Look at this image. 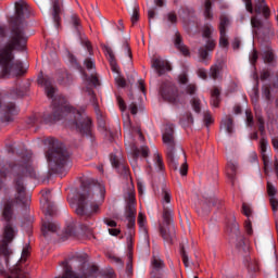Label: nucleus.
<instances>
[{
  "label": "nucleus",
  "instance_id": "obj_1",
  "mask_svg": "<svg viewBox=\"0 0 278 278\" xmlns=\"http://www.w3.org/2000/svg\"><path fill=\"white\" fill-rule=\"evenodd\" d=\"M29 13V5L25 0L15 2V16L11 18V33L9 41L0 48L1 77H18L25 70L23 62L14 61V51H25L27 35H25V22L23 17Z\"/></svg>",
  "mask_w": 278,
  "mask_h": 278
},
{
  "label": "nucleus",
  "instance_id": "obj_2",
  "mask_svg": "<svg viewBox=\"0 0 278 278\" xmlns=\"http://www.w3.org/2000/svg\"><path fill=\"white\" fill-rule=\"evenodd\" d=\"M52 105V115H45V123H55L62 121L64 116H67V118H72L68 124L71 129H76V131H79L83 136H90L92 122L86 113L73 109V106H70L64 100H62L60 104L58 103V99H54Z\"/></svg>",
  "mask_w": 278,
  "mask_h": 278
},
{
  "label": "nucleus",
  "instance_id": "obj_3",
  "mask_svg": "<svg viewBox=\"0 0 278 278\" xmlns=\"http://www.w3.org/2000/svg\"><path fill=\"white\" fill-rule=\"evenodd\" d=\"M12 175L15 177V202L22 203L25 205L28 199L25 195V185H23V177H33L36 178V169L31 166V154H28L24 161L18 165L7 164L0 169V189L3 188V184H5V179L8 175Z\"/></svg>",
  "mask_w": 278,
  "mask_h": 278
},
{
  "label": "nucleus",
  "instance_id": "obj_4",
  "mask_svg": "<svg viewBox=\"0 0 278 278\" xmlns=\"http://www.w3.org/2000/svg\"><path fill=\"white\" fill-rule=\"evenodd\" d=\"M105 198V186L101 182H92L87 187H84L83 192L79 194L76 214L77 216H84L90 218L92 214L99 212V203L97 199L103 201Z\"/></svg>",
  "mask_w": 278,
  "mask_h": 278
},
{
  "label": "nucleus",
  "instance_id": "obj_5",
  "mask_svg": "<svg viewBox=\"0 0 278 278\" xmlns=\"http://www.w3.org/2000/svg\"><path fill=\"white\" fill-rule=\"evenodd\" d=\"M173 195L170 194V189L163 186L161 191V203L163 207L162 219L163 222L159 224L160 233L167 244H172L175 240V225H173V204L170 203Z\"/></svg>",
  "mask_w": 278,
  "mask_h": 278
},
{
  "label": "nucleus",
  "instance_id": "obj_6",
  "mask_svg": "<svg viewBox=\"0 0 278 278\" xmlns=\"http://www.w3.org/2000/svg\"><path fill=\"white\" fill-rule=\"evenodd\" d=\"M163 143L165 144V153L169 168L177 170L179 168V160L186 162V152H184L182 148H177V142L175 141V126L173 124L165 126Z\"/></svg>",
  "mask_w": 278,
  "mask_h": 278
},
{
  "label": "nucleus",
  "instance_id": "obj_7",
  "mask_svg": "<svg viewBox=\"0 0 278 278\" xmlns=\"http://www.w3.org/2000/svg\"><path fill=\"white\" fill-rule=\"evenodd\" d=\"M71 154L64 149V146L53 143V146L46 152V159L49 169L52 173H62V169L68 164Z\"/></svg>",
  "mask_w": 278,
  "mask_h": 278
},
{
  "label": "nucleus",
  "instance_id": "obj_8",
  "mask_svg": "<svg viewBox=\"0 0 278 278\" xmlns=\"http://www.w3.org/2000/svg\"><path fill=\"white\" fill-rule=\"evenodd\" d=\"M126 207H125V218L127 222V229L129 230V236H134V229H136V191L129 189L125 194Z\"/></svg>",
  "mask_w": 278,
  "mask_h": 278
},
{
  "label": "nucleus",
  "instance_id": "obj_9",
  "mask_svg": "<svg viewBox=\"0 0 278 278\" xmlns=\"http://www.w3.org/2000/svg\"><path fill=\"white\" fill-rule=\"evenodd\" d=\"M14 240V228H12V225L7 224L4 227V233L2 237V240L0 241V254L4 256L5 265L10 263V255H12V251L8 249V244ZM4 267L3 263L1 262V255H0V273H3Z\"/></svg>",
  "mask_w": 278,
  "mask_h": 278
},
{
  "label": "nucleus",
  "instance_id": "obj_10",
  "mask_svg": "<svg viewBox=\"0 0 278 278\" xmlns=\"http://www.w3.org/2000/svg\"><path fill=\"white\" fill-rule=\"evenodd\" d=\"M160 94L167 103H179V89L172 81H165L161 85Z\"/></svg>",
  "mask_w": 278,
  "mask_h": 278
},
{
  "label": "nucleus",
  "instance_id": "obj_11",
  "mask_svg": "<svg viewBox=\"0 0 278 278\" xmlns=\"http://www.w3.org/2000/svg\"><path fill=\"white\" fill-rule=\"evenodd\" d=\"M42 198L40 200L41 210L46 216H55V204L51 202V191H41Z\"/></svg>",
  "mask_w": 278,
  "mask_h": 278
},
{
  "label": "nucleus",
  "instance_id": "obj_12",
  "mask_svg": "<svg viewBox=\"0 0 278 278\" xmlns=\"http://www.w3.org/2000/svg\"><path fill=\"white\" fill-rule=\"evenodd\" d=\"M164 261L157 256H153L151 260V278H166L164 275Z\"/></svg>",
  "mask_w": 278,
  "mask_h": 278
},
{
  "label": "nucleus",
  "instance_id": "obj_13",
  "mask_svg": "<svg viewBox=\"0 0 278 278\" xmlns=\"http://www.w3.org/2000/svg\"><path fill=\"white\" fill-rule=\"evenodd\" d=\"M267 147H268V140L262 138L260 141V150H261V155L264 164L265 175H268L270 173V160L266 154Z\"/></svg>",
  "mask_w": 278,
  "mask_h": 278
},
{
  "label": "nucleus",
  "instance_id": "obj_14",
  "mask_svg": "<svg viewBox=\"0 0 278 278\" xmlns=\"http://www.w3.org/2000/svg\"><path fill=\"white\" fill-rule=\"evenodd\" d=\"M85 66L87 71H91V76L88 77V75H85V79H87L89 84H92L94 87L100 86L99 76H97L94 73V61H92V59H86Z\"/></svg>",
  "mask_w": 278,
  "mask_h": 278
},
{
  "label": "nucleus",
  "instance_id": "obj_15",
  "mask_svg": "<svg viewBox=\"0 0 278 278\" xmlns=\"http://www.w3.org/2000/svg\"><path fill=\"white\" fill-rule=\"evenodd\" d=\"M38 84L45 87L47 97H49V99H53V94H55V87H53V79L49 76L39 77Z\"/></svg>",
  "mask_w": 278,
  "mask_h": 278
},
{
  "label": "nucleus",
  "instance_id": "obj_16",
  "mask_svg": "<svg viewBox=\"0 0 278 278\" xmlns=\"http://www.w3.org/2000/svg\"><path fill=\"white\" fill-rule=\"evenodd\" d=\"M152 68H154L157 75L161 77V75H164L167 73V71H170V63H168L166 60L154 59L152 61Z\"/></svg>",
  "mask_w": 278,
  "mask_h": 278
},
{
  "label": "nucleus",
  "instance_id": "obj_17",
  "mask_svg": "<svg viewBox=\"0 0 278 278\" xmlns=\"http://www.w3.org/2000/svg\"><path fill=\"white\" fill-rule=\"evenodd\" d=\"M111 164L121 175L124 177H129V167L123 163V161L118 160V156L111 154Z\"/></svg>",
  "mask_w": 278,
  "mask_h": 278
},
{
  "label": "nucleus",
  "instance_id": "obj_18",
  "mask_svg": "<svg viewBox=\"0 0 278 278\" xmlns=\"http://www.w3.org/2000/svg\"><path fill=\"white\" fill-rule=\"evenodd\" d=\"M3 123H12V121H14V116L18 114V111L16 110V105L14 103L7 104L3 109Z\"/></svg>",
  "mask_w": 278,
  "mask_h": 278
},
{
  "label": "nucleus",
  "instance_id": "obj_19",
  "mask_svg": "<svg viewBox=\"0 0 278 278\" xmlns=\"http://www.w3.org/2000/svg\"><path fill=\"white\" fill-rule=\"evenodd\" d=\"M14 200L9 199L4 201L2 216L7 223L12 220V216H14Z\"/></svg>",
  "mask_w": 278,
  "mask_h": 278
},
{
  "label": "nucleus",
  "instance_id": "obj_20",
  "mask_svg": "<svg viewBox=\"0 0 278 278\" xmlns=\"http://www.w3.org/2000/svg\"><path fill=\"white\" fill-rule=\"evenodd\" d=\"M254 12L256 14H263L264 18H268L270 16V8L266 4V0H256Z\"/></svg>",
  "mask_w": 278,
  "mask_h": 278
},
{
  "label": "nucleus",
  "instance_id": "obj_21",
  "mask_svg": "<svg viewBox=\"0 0 278 278\" xmlns=\"http://www.w3.org/2000/svg\"><path fill=\"white\" fill-rule=\"evenodd\" d=\"M58 229H60V225L51 220L43 222L41 226L42 236H45V238H47L49 233H56Z\"/></svg>",
  "mask_w": 278,
  "mask_h": 278
},
{
  "label": "nucleus",
  "instance_id": "obj_22",
  "mask_svg": "<svg viewBox=\"0 0 278 278\" xmlns=\"http://www.w3.org/2000/svg\"><path fill=\"white\" fill-rule=\"evenodd\" d=\"M174 45L182 55H190V50L184 45V39H181V34H179V31L175 33Z\"/></svg>",
  "mask_w": 278,
  "mask_h": 278
},
{
  "label": "nucleus",
  "instance_id": "obj_23",
  "mask_svg": "<svg viewBox=\"0 0 278 278\" xmlns=\"http://www.w3.org/2000/svg\"><path fill=\"white\" fill-rule=\"evenodd\" d=\"M231 240L236 243L237 249H244V236H242V232H240V229L238 227H235V230L231 233Z\"/></svg>",
  "mask_w": 278,
  "mask_h": 278
},
{
  "label": "nucleus",
  "instance_id": "obj_24",
  "mask_svg": "<svg viewBox=\"0 0 278 278\" xmlns=\"http://www.w3.org/2000/svg\"><path fill=\"white\" fill-rule=\"evenodd\" d=\"M220 129H224L226 134H233V117L226 115V118L222 119Z\"/></svg>",
  "mask_w": 278,
  "mask_h": 278
},
{
  "label": "nucleus",
  "instance_id": "obj_25",
  "mask_svg": "<svg viewBox=\"0 0 278 278\" xmlns=\"http://www.w3.org/2000/svg\"><path fill=\"white\" fill-rule=\"evenodd\" d=\"M104 51L109 58V62H110L112 71L114 73H118V64H116V56H114V51H112V48H110V47H106Z\"/></svg>",
  "mask_w": 278,
  "mask_h": 278
},
{
  "label": "nucleus",
  "instance_id": "obj_26",
  "mask_svg": "<svg viewBox=\"0 0 278 278\" xmlns=\"http://www.w3.org/2000/svg\"><path fill=\"white\" fill-rule=\"evenodd\" d=\"M7 278H29V276H27V273L23 270L20 264H16V266L11 269L10 276Z\"/></svg>",
  "mask_w": 278,
  "mask_h": 278
},
{
  "label": "nucleus",
  "instance_id": "obj_27",
  "mask_svg": "<svg viewBox=\"0 0 278 278\" xmlns=\"http://www.w3.org/2000/svg\"><path fill=\"white\" fill-rule=\"evenodd\" d=\"M226 173H227V176L230 178V180L232 181V185H233V182L236 181V175L238 173V164L235 163V162H229L227 164Z\"/></svg>",
  "mask_w": 278,
  "mask_h": 278
},
{
  "label": "nucleus",
  "instance_id": "obj_28",
  "mask_svg": "<svg viewBox=\"0 0 278 278\" xmlns=\"http://www.w3.org/2000/svg\"><path fill=\"white\" fill-rule=\"evenodd\" d=\"M220 73H223V63L219 62L211 66L208 75L212 79H219Z\"/></svg>",
  "mask_w": 278,
  "mask_h": 278
},
{
  "label": "nucleus",
  "instance_id": "obj_29",
  "mask_svg": "<svg viewBox=\"0 0 278 278\" xmlns=\"http://www.w3.org/2000/svg\"><path fill=\"white\" fill-rule=\"evenodd\" d=\"M137 223L139 225V230L143 236H149V230L147 229V216L144 214L139 213Z\"/></svg>",
  "mask_w": 278,
  "mask_h": 278
},
{
  "label": "nucleus",
  "instance_id": "obj_30",
  "mask_svg": "<svg viewBox=\"0 0 278 278\" xmlns=\"http://www.w3.org/2000/svg\"><path fill=\"white\" fill-rule=\"evenodd\" d=\"M52 8H53V21L55 23V26H60V0H52Z\"/></svg>",
  "mask_w": 278,
  "mask_h": 278
},
{
  "label": "nucleus",
  "instance_id": "obj_31",
  "mask_svg": "<svg viewBox=\"0 0 278 278\" xmlns=\"http://www.w3.org/2000/svg\"><path fill=\"white\" fill-rule=\"evenodd\" d=\"M208 207H217V210H218V208L223 207V202L216 198H210L208 200H206L204 202L203 210L207 211Z\"/></svg>",
  "mask_w": 278,
  "mask_h": 278
},
{
  "label": "nucleus",
  "instance_id": "obj_32",
  "mask_svg": "<svg viewBox=\"0 0 278 278\" xmlns=\"http://www.w3.org/2000/svg\"><path fill=\"white\" fill-rule=\"evenodd\" d=\"M203 14L206 21H214V12L212 11V0L205 1Z\"/></svg>",
  "mask_w": 278,
  "mask_h": 278
},
{
  "label": "nucleus",
  "instance_id": "obj_33",
  "mask_svg": "<svg viewBox=\"0 0 278 278\" xmlns=\"http://www.w3.org/2000/svg\"><path fill=\"white\" fill-rule=\"evenodd\" d=\"M59 84L61 86H71L73 83V76L68 74V72H62L58 78Z\"/></svg>",
  "mask_w": 278,
  "mask_h": 278
},
{
  "label": "nucleus",
  "instance_id": "obj_34",
  "mask_svg": "<svg viewBox=\"0 0 278 278\" xmlns=\"http://www.w3.org/2000/svg\"><path fill=\"white\" fill-rule=\"evenodd\" d=\"M229 16H227V14L222 13L219 16V25H218V29L219 33H227V26L229 25Z\"/></svg>",
  "mask_w": 278,
  "mask_h": 278
},
{
  "label": "nucleus",
  "instance_id": "obj_35",
  "mask_svg": "<svg viewBox=\"0 0 278 278\" xmlns=\"http://www.w3.org/2000/svg\"><path fill=\"white\" fill-rule=\"evenodd\" d=\"M263 60H264L265 64H270V63L275 62V52H273V49L267 48L263 52Z\"/></svg>",
  "mask_w": 278,
  "mask_h": 278
},
{
  "label": "nucleus",
  "instance_id": "obj_36",
  "mask_svg": "<svg viewBox=\"0 0 278 278\" xmlns=\"http://www.w3.org/2000/svg\"><path fill=\"white\" fill-rule=\"evenodd\" d=\"M130 21L132 25H136V22L140 21V7L138 5V3H135L132 7V14Z\"/></svg>",
  "mask_w": 278,
  "mask_h": 278
},
{
  "label": "nucleus",
  "instance_id": "obj_37",
  "mask_svg": "<svg viewBox=\"0 0 278 278\" xmlns=\"http://www.w3.org/2000/svg\"><path fill=\"white\" fill-rule=\"evenodd\" d=\"M71 23L73 27L76 29V31L79 34L81 31V20L77 14H73L71 16Z\"/></svg>",
  "mask_w": 278,
  "mask_h": 278
},
{
  "label": "nucleus",
  "instance_id": "obj_38",
  "mask_svg": "<svg viewBox=\"0 0 278 278\" xmlns=\"http://www.w3.org/2000/svg\"><path fill=\"white\" fill-rule=\"evenodd\" d=\"M190 103L193 112H195V114H201V99L193 97L190 100Z\"/></svg>",
  "mask_w": 278,
  "mask_h": 278
},
{
  "label": "nucleus",
  "instance_id": "obj_39",
  "mask_svg": "<svg viewBox=\"0 0 278 278\" xmlns=\"http://www.w3.org/2000/svg\"><path fill=\"white\" fill-rule=\"evenodd\" d=\"M242 214H244L247 218H251V216H253V208L251 207V204L247 202L242 203Z\"/></svg>",
  "mask_w": 278,
  "mask_h": 278
},
{
  "label": "nucleus",
  "instance_id": "obj_40",
  "mask_svg": "<svg viewBox=\"0 0 278 278\" xmlns=\"http://www.w3.org/2000/svg\"><path fill=\"white\" fill-rule=\"evenodd\" d=\"M85 91L90 97V101H91L92 105L94 106V109L99 110V104L97 103V97H94V91L92 89H90V87H87L85 89Z\"/></svg>",
  "mask_w": 278,
  "mask_h": 278
},
{
  "label": "nucleus",
  "instance_id": "obj_41",
  "mask_svg": "<svg viewBox=\"0 0 278 278\" xmlns=\"http://www.w3.org/2000/svg\"><path fill=\"white\" fill-rule=\"evenodd\" d=\"M212 34H214V27L211 24H205L204 27H203L204 38L211 39Z\"/></svg>",
  "mask_w": 278,
  "mask_h": 278
},
{
  "label": "nucleus",
  "instance_id": "obj_42",
  "mask_svg": "<svg viewBox=\"0 0 278 278\" xmlns=\"http://www.w3.org/2000/svg\"><path fill=\"white\" fill-rule=\"evenodd\" d=\"M219 47H229V39H227V33H219Z\"/></svg>",
  "mask_w": 278,
  "mask_h": 278
},
{
  "label": "nucleus",
  "instance_id": "obj_43",
  "mask_svg": "<svg viewBox=\"0 0 278 278\" xmlns=\"http://www.w3.org/2000/svg\"><path fill=\"white\" fill-rule=\"evenodd\" d=\"M267 194H269L271 198H275L277 194V188L270 181H267Z\"/></svg>",
  "mask_w": 278,
  "mask_h": 278
},
{
  "label": "nucleus",
  "instance_id": "obj_44",
  "mask_svg": "<svg viewBox=\"0 0 278 278\" xmlns=\"http://www.w3.org/2000/svg\"><path fill=\"white\" fill-rule=\"evenodd\" d=\"M141 153L142 157H149V148L142 147L140 150H136L135 160H138V154Z\"/></svg>",
  "mask_w": 278,
  "mask_h": 278
},
{
  "label": "nucleus",
  "instance_id": "obj_45",
  "mask_svg": "<svg viewBox=\"0 0 278 278\" xmlns=\"http://www.w3.org/2000/svg\"><path fill=\"white\" fill-rule=\"evenodd\" d=\"M186 94H190V97L197 94V85L189 84L185 89Z\"/></svg>",
  "mask_w": 278,
  "mask_h": 278
},
{
  "label": "nucleus",
  "instance_id": "obj_46",
  "mask_svg": "<svg viewBox=\"0 0 278 278\" xmlns=\"http://www.w3.org/2000/svg\"><path fill=\"white\" fill-rule=\"evenodd\" d=\"M263 96L265 97L266 101H270L271 94H270V85H265L262 88Z\"/></svg>",
  "mask_w": 278,
  "mask_h": 278
},
{
  "label": "nucleus",
  "instance_id": "obj_47",
  "mask_svg": "<svg viewBox=\"0 0 278 278\" xmlns=\"http://www.w3.org/2000/svg\"><path fill=\"white\" fill-rule=\"evenodd\" d=\"M154 160L159 170H164V161H162V156L160 155V153L155 154Z\"/></svg>",
  "mask_w": 278,
  "mask_h": 278
},
{
  "label": "nucleus",
  "instance_id": "obj_48",
  "mask_svg": "<svg viewBox=\"0 0 278 278\" xmlns=\"http://www.w3.org/2000/svg\"><path fill=\"white\" fill-rule=\"evenodd\" d=\"M251 25L252 27H254L255 29H260L262 27V21H260L257 18V16H252L251 17Z\"/></svg>",
  "mask_w": 278,
  "mask_h": 278
},
{
  "label": "nucleus",
  "instance_id": "obj_49",
  "mask_svg": "<svg viewBox=\"0 0 278 278\" xmlns=\"http://www.w3.org/2000/svg\"><path fill=\"white\" fill-rule=\"evenodd\" d=\"M27 257H29V245L23 249L20 262H27Z\"/></svg>",
  "mask_w": 278,
  "mask_h": 278
},
{
  "label": "nucleus",
  "instance_id": "obj_50",
  "mask_svg": "<svg viewBox=\"0 0 278 278\" xmlns=\"http://www.w3.org/2000/svg\"><path fill=\"white\" fill-rule=\"evenodd\" d=\"M205 49L206 51H214L216 49V41L214 39H207Z\"/></svg>",
  "mask_w": 278,
  "mask_h": 278
},
{
  "label": "nucleus",
  "instance_id": "obj_51",
  "mask_svg": "<svg viewBox=\"0 0 278 278\" xmlns=\"http://www.w3.org/2000/svg\"><path fill=\"white\" fill-rule=\"evenodd\" d=\"M256 121L258 123V130L261 131V134H264V130H265L264 117H262V115H256Z\"/></svg>",
  "mask_w": 278,
  "mask_h": 278
},
{
  "label": "nucleus",
  "instance_id": "obj_52",
  "mask_svg": "<svg viewBox=\"0 0 278 278\" xmlns=\"http://www.w3.org/2000/svg\"><path fill=\"white\" fill-rule=\"evenodd\" d=\"M245 116H247V125H248V127H253V125H255V122L253 119V114H251V112L247 111L245 112Z\"/></svg>",
  "mask_w": 278,
  "mask_h": 278
},
{
  "label": "nucleus",
  "instance_id": "obj_53",
  "mask_svg": "<svg viewBox=\"0 0 278 278\" xmlns=\"http://www.w3.org/2000/svg\"><path fill=\"white\" fill-rule=\"evenodd\" d=\"M103 223H104V225H106L108 227H111V229H112V228H115V227H118V224L116 223V220L110 219V218H108V217H105V218L103 219Z\"/></svg>",
  "mask_w": 278,
  "mask_h": 278
},
{
  "label": "nucleus",
  "instance_id": "obj_54",
  "mask_svg": "<svg viewBox=\"0 0 278 278\" xmlns=\"http://www.w3.org/2000/svg\"><path fill=\"white\" fill-rule=\"evenodd\" d=\"M179 173H180V175H182V177H186V175H188V162H187V160L182 161Z\"/></svg>",
  "mask_w": 278,
  "mask_h": 278
},
{
  "label": "nucleus",
  "instance_id": "obj_55",
  "mask_svg": "<svg viewBox=\"0 0 278 278\" xmlns=\"http://www.w3.org/2000/svg\"><path fill=\"white\" fill-rule=\"evenodd\" d=\"M180 255L185 266L188 267V254L186 253V248H184V245L180 248Z\"/></svg>",
  "mask_w": 278,
  "mask_h": 278
},
{
  "label": "nucleus",
  "instance_id": "obj_56",
  "mask_svg": "<svg viewBox=\"0 0 278 278\" xmlns=\"http://www.w3.org/2000/svg\"><path fill=\"white\" fill-rule=\"evenodd\" d=\"M243 3L245 4L247 12L253 14V2L251 0H243Z\"/></svg>",
  "mask_w": 278,
  "mask_h": 278
},
{
  "label": "nucleus",
  "instance_id": "obj_57",
  "mask_svg": "<svg viewBox=\"0 0 278 278\" xmlns=\"http://www.w3.org/2000/svg\"><path fill=\"white\" fill-rule=\"evenodd\" d=\"M199 55H200L201 60H207V58L210 56V53L204 48H200Z\"/></svg>",
  "mask_w": 278,
  "mask_h": 278
},
{
  "label": "nucleus",
  "instance_id": "obj_58",
  "mask_svg": "<svg viewBox=\"0 0 278 278\" xmlns=\"http://www.w3.org/2000/svg\"><path fill=\"white\" fill-rule=\"evenodd\" d=\"M219 104L220 97H211V105H213V108H218Z\"/></svg>",
  "mask_w": 278,
  "mask_h": 278
},
{
  "label": "nucleus",
  "instance_id": "obj_59",
  "mask_svg": "<svg viewBox=\"0 0 278 278\" xmlns=\"http://www.w3.org/2000/svg\"><path fill=\"white\" fill-rule=\"evenodd\" d=\"M115 81L119 88H125V86H127V81L123 77H117Z\"/></svg>",
  "mask_w": 278,
  "mask_h": 278
},
{
  "label": "nucleus",
  "instance_id": "obj_60",
  "mask_svg": "<svg viewBox=\"0 0 278 278\" xmlns=\"http://www.w3.org/2000/svg\"><path fill=\"white\" fill-rule=\"evenodd\" d=\"M204 123L206 127L212 125V115L208 112H204Z\"/></svg>",
  "mask_w": 278,
  "mask_h": 278
},
{
  "label": "nucleus",
  "instance_id": "obj_61",
  "mask_svg": "<svg viewBox=\"0 0 278 278\" xmlns=\"http://www.w3.org/2000/svg\"><path fill=\"white\" fill-rule=\"evenodd\" d=\"M250 62L251 64H255V62H257V50H253L250 54Z\"/></svg>",
  "mask_w": 278,
  "mask_h": 278
},
{
  "label": "nucleus",
  "instance_id": "obj_62",
  "mask_svg": "<svg viewBox=\"0 0 278 278\" xmlns=\"http://www.w3.org/2000/svg\"><path fill=\"white\" fill-rule=\"evenodd\" d=\"M167 21H169V23H173V24L177 23V15L173 12L168 13Z\"/></svg>",
  "mask_w": 278,
  "mask_h": 278
},
{
  "label": "nucleus",
  "instance_id": "obj_63",
  "mask_svg": "<svg viewBox=\"0 0 278 278\" xmlns=\"http://www.w3.org/2000/svg\"><path fill=\"white\" fill-rule=\"evenodd\" d=\"M270 205H271L274 212L278 211V201L276 198H270Z\"/></svg>",
  "mask_w": 278,
  "mask_h": 278
},
{
  "label": "nucleus",
  "instance_id": "obj_64",
  "mask_svg": "<svg viewBox=\"0 0 278 278\" xmlns=\"http://www.w3.org/2000/svg\"><path fill=\"white\" fill-rule=\"evenodd\" d=\"M109 233H110V236H119V233H121V230H119V228H109Z\"/></svg>",
  "mask_w": 278,
  "mask_h": 278
}]
</instances>
